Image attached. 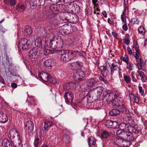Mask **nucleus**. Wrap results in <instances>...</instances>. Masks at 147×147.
I'll return each mask as SVG.
<instances>
[{
    "instance_id": "1",
    "label": "nucleus",
    "mask_w": 147,
    "mask_h": 147,
    "mask_svg": "<svg viewBox=\"0 0 147 147\" xmlns=\"http://www.w3.org/2000/svg\"><path fill=\"white\" fill-rule=\"evenodd\" d=\"M116 134L118 137L122 138V139H118L116 140V142H117V143L116 144L118 146H126L127 145L124 144L125 143L127 142V140H125V139H128L129 141H133L135 139L133 134H132L129 132H127L125 130H118L116 131Z\"/></svg>"
},
{
    "instance_id": "2",
    "label": "nucleus",
    "mask_w": 147,
    "mask_h": 147,
    "mask_svg": "<svg viewBox=\"0 0 147 147\" xmlns=\"http://www.w3.org/2000/svg\"><path fill=\"white\" fill-rule=\"evenodd\" d=\"M45 42L46 44H47V46L53 49H59L61 48L62 47V46H61L60 44H59V42L57 40H53L49 39L50 40L49 42V45H48L49 43L48 42L49 40L47 38H45Z\"/></svg>"
},
{
    "instance_id": "3",
    "label": "nucleus",
    "mask_w": 147,
    "mask_h": 147,
    "mask_svg": "<svg viewBox=\"0 0 147 147\" xmlns=\"http://www.w3.org/2000/svg\"><path fill=\"white\" fill-rule=\"evenodd\" d=\"M61 53L62 54L60 56V59L61 61L68 62L73 59V57L71 56L69 50H62L61 51Z\"/></svg>"
},
{
    "instance_id": "4",
    "label": "nucleus",
    "mask_w": 147,
    "mask_h": 147,
    "mask_svg": "<svg viewBox=\"0 0 147 147\" xmlns=\"http://www.w3.org/2000/svg\"><path fill=\"white\" fill-rule=\"evenodd\" d=\"M30 43H28V40L26 38H23L20 40L18 45V49L21 50L28 49L29 48Z\"/></svg>"
},
{
    "instance_id": "5",
    "label": "nucleus",
    "mask_w": 147,
    "mask_h": 147,
    "mask_svg": "<svg viewBox=\"0 0 147 147\" xmlns=\"http://www.w3.org/2000/svg\"><path fill=\"white\" fill-rule=\"evenodd\" d=\"M103 94L108 102L112 101L117 97L116 92L111 93L110 92L106 91L103 92Z\"/></svg>"
},
{
    "instance_id": "6",
    "label": "nucleus",
    "mask_w": 147,
    "mask_h": 147,
    "mask_svg": "<svg viewBox=\"0 0 147 147\" xmlns=\"http://www.w3.org/2000/svg\"><path fill=\"white\" fill-rule=\"evenodd\" d=\"M84 76V72L79 69L76 70L73 78L75 81H79L82 80Z\"/></svg>"
},
{
    "instance_id": "7",
    "label": "nucleus",
    "mask_w": 147,
    "mask_h": 147,
    "mask_svg": "<svg viewBox=\"0 0 147 147\" xmlns=\"http://www.w3.org/2000/svg\"><path fill=\"white\" fill-rule=\"evenodd\" d=\"M64 97L67 104H70L72 102L74 98L73 94L69 91L66 92L65 93Z\"/></svg>"
},
{
    "instance_id": "8",
    "label": "nucleus",
    "mask_w": 147,
    "mask_h": 147,
    "mask_svg": "<svg viewBox=\"0 0 147 147\" xmlns=\"http://www.w3.org/2000/svg\"><path fill=\"white\" fill-rule=\"evenodd\" d=\"M39 51L36 47H34L30 51L28 55L31 59L37 58L39 56Z\"/></svg>"
},
{
    "instance_id": "9",
    "label": "nucleus",
    "mask_w": 147,
    "mask_h": 147,
    "mask_svg": "<svg viewBox=\"0 0 147 147\" xmlns=\"http://www.w3.org/2000/svg\"><path fill=\"white\" fill-rule=\"evenodd\" d=\"M10 139H13L15 137L17 136L18 140L21 142V140L22 138V136L19 134L18 131L15 129H12L10 131Z\"/></svg>"
},
{
    "instance_id": "10",
    "label": "nucleus",
    "mask_w": 147,
    "mask_h": 147,
    "mask_svg": "<svg viewBox=\"0 0 147 147\" xmlns=\"http://www.w3.org/2000/svg\"><path fill=\"white\" fill-rule=\"evenodd\" d=\"M133 127L130 126L129 129V132H130L132 134L133 133H134L135 134L139 133L140 131L141 128L139 126L136 124L134 125Z\"/></svg>"
},
{
    "instance_id": "11",
    "label": "nucleus",
    "mask_w": 147,
    "mask_h": 147,
    "mask_svg": "<svg viewBox=\"0 0 147 147\" xmlns=\"http://www.w3.org/2000/svg\"><path fill=\"white\" fill-rule=\"evenodd\" d=\"M50 75H49L47 73L45 72H42L39 73L38 76L42 80L46 82H47L48 81L49 78L50 76Z\"/></svg>"
},
{
    "instance_id": "12",
    "label": "nucleus",
    "mask_w": 147,
    "mask_h": 147,
    "mask_svg": "<svg viewBox=\"0 0 147 147\" xmlns=\"http://www.w3.org/2000/svg\"><path fill=\"white\" fill-rule=\"evenodd\" d=\"M93 94V92L91 91H90L88 94L87 96V100L88 102L91 103L98 99L96 97V96L92 95Z\"/></svg>"
},
{
    "instance_id": "13",
    "label": "nucleus",
    "mask_w": 147,
    "mask_h": 147,
    "mask_svg": "<svg viewBox=\"0 0 147 147\" xmlns=\"http://www.w3.org/2000/svg\"><path fill=\"white\" fill-rule=\"evenodd\" d=\"M76 84L73 82H70L67 83L63 86L64 90L66 91L71 89H73L76 87Z\"/></svg>"
},
{
    "instance_id": "14",
    "label": "nucleus",
    "mask_w": 147,
    "mask_h": 147,
    "mask_svg": "<svg viewBox=\"0 0 147 147\" xmlns=\"http://www.w3.org/2000/svg\"><path fill=\"white\" fill-rule=\"evenodd\" d=\"M25 126L27 127V129L29 133H32L33 131L34 124L31 121H28L25 124Z\"/></svg>"
},
{
    "instance_id": "15",
    "label": "nucleus",
    "mask_w": 147,
    "mask_h": 147,
    "mask_svg": "<svg viewBox=\"0 0 147 147\" xmlns=\"http://www.w3.org/2000/svg\"><path fill=\"white\" fill-rule=\"evenodd\" d=\"M96 92V98L98 99V97H100L102 93L104 88L102 86H97L96 87L93 89Z\"/></svg>"
},
{
    "instance_id": "16",
    "label": "nucleus",
    "mask_w": 147,
    "mask_h": 147,
    "mask_svg": "<svg viewBox=\"0 0 147 147\" xmlns=\"http://www.w3.org/2000/svg\"><path fill=\"white\" fill-rule=\"evenodd\" d=\"M61 14L62 16V20L67 21L71 19V15H73L71 13L68 12H63L61 13Z\"/></svg>"
},
{
    "instance_id": "17",
    "label": "nucleus",
    "mask_w": 147,
    "mask_h": 147,
    "mask_svg": "<svg viewBox=\"0 0 147 147\" xmlns=\"http://www.w3.org/2000/svg\"><path fill=\"white\" fill-rule=\"evenodd\" d=\"M98 81L96 78L89 79L87 81V84L88 86L93 87L98 82Z\"/></svg>"
},
{
    "instance_id": "18",
    "label": "nucleus",
    "mask_w": 147,
    "mask_h": 147,
    "mask_svg": "<svg viewBox=\"0 0 147 147\" xmlns=\"http://www.w3.org/2000/svg\"><path fill=\"white\" fill-rule=\"evenodd\" d=\"M35 46L39 48H42L43 45L41 38L38 36H37L34 41Z\"/></svg>"
},
{
    "instance_id": "19",
    "label": "nucleus",
    "mask_w": 147,
    "mask_h": 147,
    "mask_svg": "<svg viewBox=\"0 0 147 147\" xmlns=\"http://www.w3.org/2000/svg\"><path fill=\"white\" fill-rule=\"evenodd\" d=\"M8 120V117L7 115L3 112H0V122L5 123Z\"/></svg>"
},
{
    "instance_id": "20",
    "label": "nucleus",
    "mask_w": 147,
    "mask_h": 147,
    "mask_svg": "<svg viewBox=\"0 0 147 147\" xmlns=\"http://www.w3.org/2000/svg\"><path fill=\"white\" fill-rule=\"evenodd\" d=\"M129 127L130 126H129L128 124L123 123H120L119 125V127L120 129L125 130L127 132L129 131Z\"/></svg>"
},
{
    "instance_id": "21",
    "label": "nucleus",
    "mask_w": 147,
    "mask_h": 147,
    "mask_svg": "<svg viewBox=\"0 0 147 147\" xmlns=\"http://www.w3.org/2000/svg\"><path fill=\"white\" fill-rule=\"evenodd\" d=\"M119 65L116 63H113L110 67L111 74L112 75L114 73V71L117 70L119 69Z\"/></svg>"
},
{
    "instance_id": "22",
    "label": "nucleus",
    "mask_w": 147,
    "mask_h": 147,
    "mask_svg": "<svg viewBox=\"0 0 147 147\" xmlns=\"http://www.w3.org/2000/svg\"><path fill=\"white\" fill-rule=\"evenodd\" d=\"M44 65L46 67H52L54 65L53 61L51 59L46 60L44 63Z\"/></svg>"
},
{
    "instance_id": "23",
    "label": "nucleus",
    "mask_w": 147,
    "mask_h": 147,
    "mask_svg": "<svg viewBox=\"0 0 147 147\" xmlns=\"http://www.w3.org/2000/svg\"><path fill=\"white\" fill-rule=\"evenodd\" d=\"M24 30L25 35L26 36H30L32 32V30L31 27L28 26H26Z\"/></svg>"
},
{
    "instance_id": "24",
    "label": "nucleus",
    "mask_w": 147,
    "mask_h": 147,
    "mask_svg": "<svg viewBox=\"0 0 147 147\" xmlns=\"http://www.w3.org/2000/svg\"><path fill=\"white\" fill-rule=\"evenodd\" d=\"M120 111L117 109H113L111 110L109 112L110 116H115L120 114Z\"/></svg>"
},
{
    "instance_id": "25",
    "label": "nucleus",
    "mask_w": 147,
    "mask_h": 147,
    "mask_svg": "<svg viewBox=\"0 0 147 147\" xmlns=\"http://www.w3.org/2000/svg\"><path fill=\"white\" fill-rule=\"evenodd\" d=\"M88 143L89 146L91 145L94 146L96 143V140L94 137L90 136L88 139Z\"/></svg>"
},
{
    "instance_id": "26",
    "label": "nucleus",
    "mask_w": 147,
    "mask_h": 147,
    "mask_svg": "<svg viewBox=\"0 0 147 147\" xmlns=\"http://www.w3.org/2000/svg\"><path fill=\"white\" fill-rule=\"evenodd\" d=\"M3 147H13L10 142L7 139H4L3 141Z\"/></svg>"
},
{
    "instance_id": "27",
    "label": "nucleus",
    "mask_w": 147,
    "mask_h": 147,
    "mask_svg": "<svg viewBox=\"0 0 147 147\" xmlns=\"http://www.w3.org/2000/svg\"><path fill=\"white\" fill-rule=\"evenodd\" d=\"M53 123L49 121H46L45 122L44 129L46 130L48 128H50L53 125Z\"/></svg>"
},
{
    "instance_id": "28",
    "label": "nucleus",
    "mask_w": 147,
    "mask_h": 147,
    "mask_svg": "<svg viewBox=\"0 0 147 147\" xmlns=\"http://www.w3.org/2000/svg\"><path fill=\"white\" fill-rule=\"evenodd\" d=\"M4 2L6 4L13 6L15 5L16 4L15 0H4Z\"/></svg>"
},
{
    "instance_id": "29",
    "label": "nucleus",
    "mask_w": 147,
    "mask_h": 147,
    "mask_svg": "<svg viewBox=\"0 0 147 147\" xmlns=\"http://www.w3.org/2000/svg\"><path fill=\"white\" fill-rule=\"evenodd\" d=\"M25 7L24 5L21 4H18L16 6L17 10H19L21 11H24L25 9Z\"/></svg>"
},
{
    "instance_id": "30",
    "label": "nucleus",
    "mask_w": 147,
    "mask_h": 147,
    "mask_svg": "<svg viewBox=\"0 0 147 147\" xmlns=\"http://www.w3.org/2000/svg\"><path fill=\"white\" fill-rule=\"evenodd\" d=\"M109 136L110 134L109 132L106 130H105L102 133L101 138H107Z\"/></svg>"
},
{
    "instance_id": "31",
    "label": "nucleus",
    "mask_w": 147,
    "mask_h": 147,
    "mask_svg": "<svg viewBox=\"0 0 147 147\" xmlns=\"http://www.w3.org/2000/svg\"><path fill=\"white\" fill-rule=\"evenodd\" d=\"M29 103L28 105H32L34 106L36 105V102L33 97H31L30 98L29 101L28 102Z\"/></svg>"
},
{
    "instance_id": "32",
    "label": "nucleus",
    "mask_w": 147,
    "mask_h": 147,
    "mask_svg": "<svg viewBox=\"0 0 147 147\" xmlns=\"http://www.w3.org/2000/svg\"><path fill=\"white\" fill-rule=\"evenodd\" d=\"M128 5V3H123V13L128 14L129 13Z\"/></svg>"
},
{
    "instance_id": "33",
    "label": "nucleus",
    "mask_w": 147,
    "mask_h": 147,
    "mask_svg": "<svg viewBox=\"0 0 147 147\" xmlns=\"http://www.w3.org/2000/svg\"><path fill=\"white\" fill-rule=\"evenodd\" d=\"M70 53L71 56L73 57V59L74 57L78 56V51H70Z\"/></svg>"
},
{
    "instance_id": "34",
    "label": "nucleus",
    "mask_w": 147,
    "mask_h": 147,
    "mask_svg": "<svg viewBox=\"0 0 147 147\" xmlns=\"http://www.w3.org/2000/svg\"><path fill=\"white\" fill-rule=\"evenodd\" d=\"M138 31L139 34L142 35H144L145 34V29L144 27L140 26L138 29Z\"/></svg>"
},
{
    "instance_id": "35",
    "label": "nucleus",
    "mask_w": 147,
    "mask_h": 147,
    "mask_svg": "<svg viewBox=\"0 0 147 147\" xmlns=\"http://www.w3.org/2000/svg\"><path fill=\"white\" fill-rule=\"evenodd\" d=\"M118 98H117V97L115 98V99H114L113 101H111L112 102V105L113 106L118 107Z\"/></svg>"
},
{
    "instance_id": "36",
    "label": "nucleus",
    "mask_w": 147,
    "mask_h": 147,
    "mask_svg": "<svg viewBox=\"0 0 147 147\" xmlns=\"http://www.w3.org/2000/svg\"><path fill=\"white\" fill-rule=\"evenodd\" d=\"M120 112L122 113H126L127 111V109L125 107V105H124L121 107L120 108Z\"/></svg>"
},
{
    "instance_id": "37",
    "label": "nucleus",
    "mask_w": 147,
    "mask_h": 147,
    "mask_svg": "<svg viewBox=\"0 0 147 147\" xmlns=\"http://www.w3.org/2000/svg\"><path fill=\"white\" fill-rule=\"evenodd\" d=\"M48 82H49V83L51 84H55L56 83V81L55 79L54 78H52L50 76Z\"/></svg>"
},
{
    "instance_id": "38",
    "label": "nucleus",
    "mask_w": 147,
    "mask_h": 147,
    "mask_svg": "<svg viewBox=\"0 0 147 147\" xmlns=\"http://www.w3.org/2000/svg\"><path fill=\"white\" fill-rule=\"evenodd\" d=\"M40 139L39 138L37 137L35 138L34 142V146L35 147H38L39 146V144L40 142Z\"/></svg>"
},
{
    "instance_id": "39",
    "label": "nucleus",
    "mask_w": 147,
    "mask_h": 147,
    "mask_svg": "<svg viewBox=\"0 0 147 147\" xmlns=\"http://www.w3.org/2000/svg\"><path fill=\"white\" fill-rule=\"evenodd\" d=\"M107 69V67L106 66H100V70L104 74L106 72Z\"/></svg>"
},
{
    "instance_id": "40",
    "label": "nucleus",
    "mask_w": 147,
    "mask_h": 147,
    "mask_svg": "<svg viewBox=\"0 0 147 147\" xmlns=\"http://www.w3.org/2000/svg\"><path fill=\"white\" fill-rule=\"evenodd\" d=\"M118 107H121L125 105L123 99L121 98L118 99Z\"/></svg>"
},
{
    "instance_id": "41",
    "label": "nucleus",
    "mask_w": 147,
    "mask_h": 147,
    "mask_svg": "<svg viewBox=\"0 0 147 147\" xmlns=\"http://www.w3.org/2000/svg\"><path fill=\"white\" fill-rule=\"evenodd\" d=\"M113 121L111 120H108L105 123V125L107 127L110 126L111 127L112 125Z\"/></svg>"
},
{
    "instance_id": "42",
    "label": "nucleus",
    "mask_w": 147,
    "mask_h": 147,
    "mask_svg": "<svg viewBox=\"0 0 147 147\" xmlns=\"http://www.w3.org/2000/svg\"><path fill=\"white\" fill-rule=\"evenodd\" d=\"M44 53L47 55L49 54L53 53V51L48 49H45L44 51Z\"/></svg>"
},
{
    "instance_id": "43",
    "label": "nucleus",
    "mask_w": 147,
    "mask_h": 147,
    "mask_svg": "<svg viewBox=\"0 0 147 147\" xmlns=\"http://www.w3.org/2000/svg\"><path fill=\"white\" fill-rule=\"evenodd\" d=\"M78 56H82L84 58H85L86 56V53L85 52L83 51H78Z\"/></svg>"
},
{
    "instance_id": "44",
    "label": "nucleus",
    "mask_w": 147,
    "mask_h": 147,
    "mask_svg": "<svg viewBox=\"0 0 147 147\" xmlns=\"http://www.w3.org/2000/svg\"><path fill=\"white\" fill-rule=\"evenodd\" d=\"M121 59L126 63H128L129 59L128 58L127 55H125L124 57H122Z\"/></svg>"
},
{
    "instance_id": "45",
    "label": "nucleus",
    "mask_w": 147,
    "mask_h": 147,
    "mask_svg": "<svg viewBox=\"0 0 147 147\" xmlns=\"http://www.w3.org/2000/svg\"><path fill=\"white\" fill-rule=\"evenodd\" d=\"M129 126L133 127L134 125L136 124L135 123L134 121V120L131 119H129Z\"/></svg>"
},
{
    "instance_id": "46",
    "label": "nucleus",
    "mask_w": 147,
    "mask_h": 147,
    "mask_svg": "<svg viewBox=\"0 0 147 147\" xmlns=\"http://www.w3.org/2000/svg\"><path fill=\"white\" fill-rule=\"evenodd\" d=\"M126 14L122 13L121 16V19L122 22H126V20L125 17V15Z\"/></svg>"
},
{
    "instance_id": "47",
    "label": "nucleus",
    "mask_w": 147,
    "mask_h": 147,
    "mask_svg": "<svg viewBox=\"0 0 147 147\" xmlns=\"http://www.w3.org/2000/svg\"><path fill=\"white\" fill-rule=\"evenodd\" d=\"M124 79L127 84H128L130 82V79L129 77L127 76H124Z\"/></svg>"
},
{
    "instance_id": "48",
    "label": "nucleus",
    "mask_w": 147,
    "mask_h": 147,
    "mask_svg": "<svg viewBox=\"0 0 147 147\" xmlns=\"http://www.w3.org/2000/svg\"><path fill=\"white\" fill-rule=\"evenodd\" d=\"M62 35H66L69 33V30L65 29H63L61 31Z\"/></svg>"
},
{
    "instance_id": "49",
    "label": "nucleus",
    "mask_w": 147,
    "mask_h": 147,
    "mask_svg": "<svg viewBox=\"0 0 147 147\" xmlns=\"http://www.w3.org/2000/svg\"><path fill=\"white\" fill-rule=\"evenodd\" d=\"M112 125L111 127L112 128H116L118 126L119 127L117 123L115 121H113Z\"/></svg>"
},
{
    "instance_id": "50",
    "label": "nucleus",
    "mask_w": 147,
    "mask_h": 147,
    "mask_svg": "<svg viewBox=\"0 0 147 147\" xmlns=\"http://www.w3.org/2000/svg\"><path fill=\"white\" fill-rule=\"evenodd\" d=\"M98 78L100 80L103 81L105 84H108V82L105 80L104 78H102L101 76H99Z\"/></svg>"
},
{
    "instance_id": "51",
    "label": "nucleus",
    "mask_w": 147,
    "mask_h": 147,
    "mask_svg": "<svg viewBox=\"0 0 147 147\" xmlns=\"http://www.w3.org/2000/svg\"><path fill=\"white\" fill-rule=\"evenodd\" d=\"M31 1L34 4V6H36L39 3L40 1L39 0H31Z\"/></svg>"
},
{
    "instance_id": "52",
    "label": "nucleus",
    "mask_w": 147,
    "mask_h": 147,
    "mask_svg": "<svg viewBox=\"0 0 147 147\" xmlns=\"http://www.w3.org/2000/svg\"><path fill=\"white\" fill-rule=\"evenodd\" d=\"M129 97L131 100L132 101L134 100V99L136 97L134 94L131 93L129 94Z\"/></svg>"
},
{
    "instance_id": "53",
    "label": "nucleus",
    "mask_w": 147,
    "mask_h": 147,
    "mask_svg": "<svg viewBox=\"0 0 147 147\" xmlns=\"http://www.w3.org/2000/svg\"><path fill=\"white\" fill-rule=\"evenodd\" d=\"M138 88L140 93L142 95H143L144 91V90H143L142 87L141 86H139Z\"/></svg>"
},
{
    "instance_id": "54",
    "label": "nucleus",
    "mask_w": 147,
    "mask_h": 147,
    "mask_svg": "<svg viewBox=\"0 0 147 147\" xmlns=\"http://www.w3.org/2000/svg\"><path fill=\"white\" fill-rule=\"evenodd\" d=\"M86 13L88 15H91L92 13V8H88L86 10Z\"/></svg>"
},
{
    "instance_id": "55",
    "label": "nucleus",
    "mask_w": 147,
    "mask_h": 147,
    "mask_svg": "<svg viewBox=\"0 0 147 147\" xmlns=\"http://www.w3.org/2000/svg\"><path fill=\"white\" fill-rule=\"evenodd\" d=\"M124 43L127 45H128L129 44L130 41L128 38L125 39L124 40Z\"/></svg>"
},
{
    "instance_id": "56",
    "label": "nucleus",
    "mask_w": 147,
    "mask_h": 147,
    "mask_svg": "<svg viewBox=\"0 0 147 147\" xmlns=\"http://www.w3.org/2000/svg\"><path fill=\"white\" fill-rule=\"evenodd\" d=\"M127 65L129 66V67L128 69L129 70L131 71L132 70V67H133V65L130 63L128 62V63H126Z\"/></svg>"
},
{
    "instance_id": "57",
    "label": "nucleus",
    "mask_w": 147,
    "mask_h": 147,
    "mask_svg": "<svg viewBox=\"0 0 147 147\" xmlns=\"http://www.w3.org/2000/svg\"><path fill=\"white\" fill-rule=\"evenodd\" d=\"M125 24L122 26L123 29L125 31H127L128 29V27L127 25L126 22H125Z\"/></svg>"
},
{
    "instance_id": "58",
    "label": "nucleus",
    "mask_w": 147,
    "mask_h": 147,
    "mask_svg": "<svg viewBox=\"0 0 147 147\" xmlns=\"http://www.w3.org/2000/svg\"><path fill=\"white\" fill-rule=\"evenodd\" d=\"M131 76L132 78V81L134 82H136L137 81V80L135 78L134 74L133 72H132L131 73Z\"/></svg>"
},
{
    "instance_id": "59",
    "label": "nucleus",
    "mask_w": 147,
    "mask_h": 147,
    "mask_svg": "<svg viewBox=\"0 0 147 147\" xmlns=\"http://www.w3.org/2000/svg\"><path fill=\"white\" fill-rule=\"evenodd\" d=\"M112 34L113 35V36L116 38L118 39H119L118 35L117 34L114 32H112Z\"/></svg>"
},
{
    "instance_id": "60",
    "label": "nucleus",
    "mask_w": 147,
    "mask_h": 147,
    "mask_svg": "<svg viewBox=\"0 0 147 147\" xmlns=\"http://www.w3.org/2000/svg\"><path fill=\"white\" fill-rule=\"evenodd\" d=\"M134 100L132 101L135 102L137 103H138L139 102V98L138 97H135L134 99Z\"/></svg>"
},
{
    "instance_id": "61",
    "label": "nucleus",
    "mask_w": 147,
    "mask_h": 147,
    "mask_svg": "<svg viewBox=\"0 0 147 147\" xmlns=\"http://www.w3.org/2000/svg\"><path fill=\"white\" fill-rule=\"evenodd\" d=\"M136 43L135 45L134 46V47L135 48V49L136 50V52L137 53H138V51H139V48H138V45L137 41H136Z\"/></svg>"
},
{
    "instance_id": "62",
    "label": "nucleus",
    "mask_w": 147,
    "mask_h": 147,
    "mask_svg": "<svg viewBox=\"0 0 147 147\" xmlns=\"http://www.w3.org/2000/svg\"><path fill=\"white\" fill-rule=\"evenodd\" d=\"M138 73L141 77L145 76V74L142 71L139 70L138 71Z\"/></svg>"
},
{
    "instance_id": "63",
    "label": "nucleus",
    "mask_w": 147,
    "mask_h": 147,
    "mask_svg": "<svg viewBox=\"0 0 147 147\" xmlns=\"http://www.w3.org/2000/svg\"><path fill=\"white\" fill-rule=\"evenodd\" d=\"M137 66L139 69H141L142 68V64L139 63L137 64Z\"/></svg>"
},
{
    "instance_id": "64",
    "label": "nucleus",
    "mask_w": 147,
    "mask_h": 147,
    "mask_svg": "<svg viewBox=\"0 0 147 147\" xmlns=\"http://www.w3.org/2000/svg\"><path fill=\"white\" fill-rule=\"evenodd\" d=\"M127 51H128V53L129 55H131L133 53L132 51V50L129 47H128L127 48Z\"/></svg>"
}]
</instances>
